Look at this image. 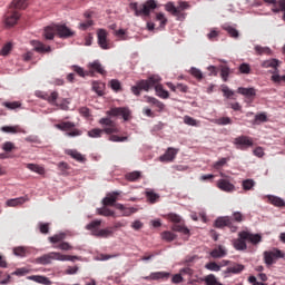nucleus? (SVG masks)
Segmentation results:
<instances>
[{
	"instance_id": "nucleus-1",
	"label": "nucleus",
	"mask_w": 285,
	"mask_h": 285,
	"mask_svg": "<svg viewBox=\"0 0 285 285\" xmlns=\"http://www.w3.org/2000/svg\"><path fill=\"white\" fill-rule=\"evenodd\" d=\"M98 124L101 126L100 128H94L88 131V137L92 139H100L105 135L109 136V141H114L116 144L128 141V136H118L120 132L119 125L112 120L110 117H102L98 120Z\"/></svg>"
},
{
	"instance_id": "nucleus-2",
	"label": "nucleus",
	"mask_w": 285,
	"mask_h": 285,
	"mask_svg": "<svg viewBox=\"0 0 285 285\" xmlns=\"http://www.w3.org/2000/svg\"><path fill=\"white\" fill-rule=\"evenodd\" d=\"M151 88H155L156 96L160 99H169L170 94L168 90L164 89V85H161V77L158 75H151L145 80H139L136 82V86L131 87V92L136 95V97H139V95H141V90L149 92Z\"/></svg>"
},
{
	"instance_id": "nucleus-3",
	"label": "nucleus",
	"mask_w": 285,
	"mask_h": 285,
	"mask_svg": "<svg viewBox=\"0 0 285 285\" xmlns=\"http://www.w3.org/2000/svg\"><path fill=\"white\" fill-rule=\"evenodd\" d=\"M52 259L58 262H75V259H79L77 256L63 255L59 252H50L45 254L38 258H36V264H41L42 266H48V264H52Z\"/></svg>"
},
{
	"instance_id": "nucleus-4",
	"label": "nucleus",
	"mask_w": 285,
	"mask_h": 285,
	"mask_svg": "<svg viewBox=\"0 0 285 285\" xmlns=\"http://www.w3.org/2000/svg\"><path fill=\"white\" fill-rule=\"evenodd\" d=\"M99 226H101V220H92L88 225H86L87 230H91V234L94 237H110L112 235V229L111 228H106V229H99Z\"/></svg>"
},
{
	"instance_id": "nucleus-5",
	"label": "nucleus",
	"mask_w": 285,
	"mask_h": 285,
	"mask_svg": "<svg viewBox=\"0 0 285 285\" xmlns=\"http://www.w3.org/2000/svg\"><path fill=\"white\" fill-rule=\"evenodd\" d=\"M58 130L66 132V137H81L82 131L76 128L75 122L72 121H62L56 125Z\"/></svg>"
},
{
	"instance_id": "nucleus-6",
	"label": "nucleus",
	"mask_w": 285,
	"mask_h": 285,
	"mask_svg": "<svg viewBox=\"0 0 285 285\" xmlns=\"http://www.w3.org/2000/svg\"><path fill=\"white\" fill-rule=\"evenodd\" d=\"M108 117H122L124 121H130L132 111L128 107H115L107 111Z\"/></svg>"
},
{
	"instance_id": "nucleus-7",
	"label": "nucleus",
	"mask_w": 285,
	"mask_h": 285,
	"mask_svg": "<svg viewBox=\"0 0 285 285\" xmlns=\"http://www.w3.org/2000/svg\"><path fill=\"white\" fill-rule=\"evenodd\" d=\"M285 254L281 249L274 248L273 250L264 252V262L267 266H273L276 259H284Z\"/></svg>"
},
{
	"instance_id": "nucleus-8",
	"label": "nucleus",
	"mask_w": 285,
	"mask_h": 285,
	"mask_svg": "<svg viewBox=\"0 0 285 285\" xmlns=\"http://www.w3.org/2000/svg\"><path fill=\"white\" fill-rule=\"evenodd\" d=\"M215 228H229L232 233H237V226L233 225V219L228 216L218 217L214 223Z\"/></svg>"
},
{
	"instance_id": "nucleus-9",
	"label": "nucleus",
	"mask_w": 285,
	"mask_h": 285,
	"mask_svg": "<svg viewBox=\"0 0 285 285\" xmlns=\"http://www.w3.org/2000/svg\"><path fill=\"white\" fill-rule=\"evenodd\" d=\"M20 18L21 13H19V11H17L16 9L9 7L8 12L4 14L6 26H8L9 28H12V26H17V22Z\"/></svg>"
},
{
	"instance_id": "nucleus-10",
	"label": "nucleus",
	"mask_w": 285,
	"mask_h": 285,
	"mask_svg": "<svg viewBox=\"0 0 285 285\" xmlns=\"http://www.w3.org/2000/svg\"><path fill=\"white\" fill-rule=\"evenodd\" d=\"M234 144L238 150H247V148H253V138L248 136H239L234 139Z\"/></svg>"
},
{
	"instance_id": "nucleus-11",
	"label": "nucleus",
	"mask_w": 285,
	"mask_h": 285,
	"mask_svg": "<svg viewBox=\"0 0 285 285\" xmlns=\"http://www.w3.org/2000/svg\"><path fill=\"white\" fill-rule=\"evenodd\" d=\"M56 35H58L60 39H70L75 37V31L66 24H56Z\"/></svg>"
},
{
	"instance_id": "nucleus-12",
	"label": "nucleus",
	"mask_w": 285,
	"mask_h": 285,
	"mask_svg": "<svg viewBox=\"0 0 285 285\" xmlns=\"http://www.w3.org/2000/svg\"><path fill=\"white\" fill-rule=\"evenodd\" d=\"M98 45L102 50H110V41L108 40V31L99 29L97 32Z\"/></svg>"
},
{
	"instance_id": "nucleus-13",
	"label": "nucleus",
	"mask_w": 285,
	"mask_h": 285,
	"mask_svg": "<svg viewBox=\"0 0 285 285\" xmlns=\"http://www.w3.org/2000/svg\"><path fill=\"white\" fill-rule=\"evenodd\" d=\"M30 43L35 52H38L39 55H46L47 52H52V47L47 46L39 40H31Z\"/></svg>"
},
{
	"instance_id": "nucleus-14",
	"label": "nucleus",
	"mask_w": 285,
	"mask_h": 285,
	"mask_svg": "<svg viewBox=\"0 0 285 285\" xmlns=\"http://www.w3.org/2000/svg\"><path fill=\"white\" fill-rule=\"evenodd\" d=\"M238 95H243L246 98V102L247 104H253V101L255 100V95H257V91L255 90V88H244V87H239L237 89Z\"/></svg>"
},
{
	"instance_id": "nucleus-15",
	"label": "nucleus",
	"mask_w": 285,
	"mask_h": 285,
	"mask_svg": "<svg viewBox=\"0 0 285 285\" xmlns=\"http://www.w3.org/2000/svg\"><path fill=\"white\" fill-rule=\"evenodd\" d=\"M238 237H242L243 239H247V242H250V244H259L262 242V235L259 234H252L248 232H240L238 234Z\"/></svg>"
},
{
	"instance_id": "nucleus-16",
	"label": "nucleus",
	"mask_w": 285,
	"mask_h": 285,
	"mask_svg": "<svg viewBox=\"0 0 285 285\" xmlns=\"http://www.w3.org/2000/svg\"><path fill=\"white\" fill-rule=\"evenodd\" d=\"M119 195H121V191H112L107 194V196L102 199L104 206H117Z\"/></svg>"
},
{
	"instance_id": "nucleus-17",
	"label": "nucleus",
	"mask_w": 285,
	"mask_h": 285,
	"mask_svg": "<svg viewBox=\"0 0 285 285\" xmlns=\"http://www.w3.org/2000/svg\"><path fill=\"white\" fill-rule=\"evenodd\" d=\"M170 273L167 272H154L149 276H145L144 279L147 282H159V279H168Z\"/></svg>"
},
{
	"instance_id": "nucleus-18",
	"label": "nucleus",
	"mask_w": 285,
	"mask_h": 285,
	"mask_svg": "<svg viewBox=\"0 0 285 285\" xmlns=\"http://www.w3.org/2000/svg\"><path fill=\"white\" fill-rule=\"evenodd\" d=\"M177 153H179V149L169 147L166 150V153L159 157V161H163V163L173 161L175 159V157H177Z\"/></svg>"
},
{
	"instance_id": "nucleus-19",
	"label": "nucleus",
	"mask_w": 285,
	"mask_h": 285,
	"mask_svg": "<svg viewBox=\"0 0 285 285\" xmlns=\"http://www.w3.org/2000/svg\"><path fill=\"white\" fill-rule=\"evenodd\" d=\"M140 8L141 14L145 17H150V11L157 8V2H155V0H148Z\"/></svg>"
},
{
	"instance_id": "nucleus-20",
	"label": "nucleus",
	"mask_w": 285,
	"mask_h": 285,
	"mask_svg": "<svg viewBox=\"0 0 285 285\" xmlns=\"http://www.w3.org/2000/svg\"><path fill=\"white\" fill-rule=\"evenodd\" d=\"M217 186L219 190H224V193H233V190H235V185L226 179H219Z\"/></svg>"
},
{
	"instance_id": "nucleus-21",
	"label": "nucleus",
	"mask_w": 285,
	"mask_h": 285,
	"mask_svg": "<svg viewBox=\"0 0 285 285\" xmlns=\"http://www.w3.org/2000/svg\"><path fill=\"white\" fill-rule=\"evenodd\" d=\"M244 265L242 264H235L234 266L227 267L226 271H224L225 277H230V274L233 275H239L244 271Z\"/></svg>"
},
{
	"instance_id": "nucleus-22",
	"label": "nucleus",
	"mask_w": 285,
	"mask_h": 285,
	"mask_svg": "<svg viewBox=\"0 0 285 285\" xmlns=\"http://www.w3.org/2000/svg\"><path fill=\"white\" fill-rule=\"evenodd\" d=\"M27 279L30 282H36V284L52 285V281H50V278L41 275H31L28 276Z\"/></svg>"
},
{
	"instance_id": "nucleus-23",
	"label": "nucleus",
	"mask_w": 285,
	"mask_h": 285,
	"mask_svg": "<svg viewBox=\"0 0 285 285\" xmlns=\"http://www.w3.org/2000/svg\"><path fill=\"white\" fill-rule=\"evenodd\" d=\"M227 254L228 252L226 250V247L219 245L210 252V257H213L214 259H219L222 257H226Z\"/></svg>"
},
{
	"instance_id": "nucleus-24",
	"label": "nucleus",
	"mask_w": 285,
	"mask_h": 285,
	"mask_svg": "<svg viewBox=\"0 0 285 285\" xmlns=\"http://www.w3.org/2000/svg\"><path fill=\"white\" fill-rule=\"evenodd\" d=\"M117 210H121L124 217H130V215H135L137 213V208L135 207H126L122 204H116Z\"/></svg>"
},
{
	"instance_id": "nucleus-25",
	"label": "nucleus",
	"mask_w": 285,
	"mask_h": 285,
	"mask_svg": "<svg viewBox=\"0 0 285 285\" xmlns=\"http://www.w3.org/2000/svg\"><path fill=\"white\" fill-rule=\"evenodd\" d=\"M145 101L147 104H150L151 106H155L156 108H158V110H164V108H166L164 102H161L159 99H157L155 97L145 96Z\"/></svg>"
},
{
	"instance_id": "nucleus-26",
	"label": "nucleus",
	"mask_w": 285,
	"mask_h": 285,
	"mask_svg": "<svg viewBox=\"0 0 285 285\" xmlns=\"http://www.w3.org/2000/svg\"><path fill=\"white\" fill-rule=\"evenodd\" d=\"M9 8L18 11V10H26L28 8V0H13Z\"/></svg>"
},
{
	"instance_id": "nucleus-27",
	"label": "nucleus",
	"mask_w": 285,
	"mask_h": 285,
	"mask_svg": "<svg viewBox=\"0 0 285 285\" xmlns=\"http://www.w3.org/2000/svg\"><path fill=\"white\" fill-rule=\"evenodd\" d=\"M246 242H247V238H243L239 236V238L233 242V246L236 250H246V248H248V245H246Z\"/></svg>"
},
{
	"instance_id": "nucleus-28",
	"label": "nucleus",
	"mask_w": 285,
	"mask_h": 285,
	"mask_svg": "<svg viewBox=\"0 0 285 285\" xmlns=\"http://www.w3.org/2000/svg\"><path fill=\"white\" fill-rule=\"evenodd\" d=\"M267 199H268L269 204H272V206H276L277 208H284V206H285L284 199H282L277 196L268 195Z\"/></svg>"
},
{
	"instance_id": "nucleus-29",
	"label": "nucleus",
	"mask_w": 285,
	"mask_h": 285,
	"mask_svg": "<svg viewBox=\"0 0 285 285\" xmlns=\"http://www.w3.org/2000/svg\"><path fill=\"white\" fill-rule=\"evenodd\" d=\"M42 99H45V101H48V104H51V106H57V100L59 99V92L52 91L50 95L45 94L42 96Z\"/></svg>"
},
{
	"instance_id": "nucleus-30",
	"label": "nucleus",
	"mask_w": 285,
	"mask_h": 285,
	"mask_svg": "<svg viewBox=\"0 0 285 285\" xmlns=\"http://www.w3.org/2000/svg\"><path fill=\"white\" fill-rule=\"evenodd\" d=\"M89 70H92L94 72H98L99 75H106V70L101 66V62L99 60H96L88 66Z\"/></svg>"
},
{
	"instance_id": "nucleus-31",
	"label": "nucleus",
	"mask_w": 285,
	"mask_h": 285,
	"mask_svg": "<svg viewBox=\"0 0 285 285\" xmlns=\"http://www.w3.org/2000/svg\"><path fill=\"white\" fill-rule=\"evenodd\" d=\"M55 35H57V24L53 27H46L43 31V37L47 40H52L55 39Z\"/></svg>"
},
{
	"instance_id": "nucleus-32",
	"label": "nucleus",
	"mask_w": 285,
	"mask_h": 285,
	"mask_svg": "<svg viewBox=\"0 0 285 285\" xmlns=\"http://www.w3.org/2000/svg\"><path fill=\"white\" fill-rule=\"evenodd\" d=\"M26 167L28 170H31L32 173H37L38 175H46V168L41 165L37 164H27Z\"/></svg>"
},
{
	"instance_id": "nucleus-33",
	"label": "nucleus",
	"mask_w": 285,
	"mask_h": 285,
	"mask_svg": "<svg viewBox=\"0 0 285 285\" xmlns=\"http://www.w3.org/2000/svg\"><path fill=\"white\" fill-rule=\"evenodd\" d=\"M26 202H27L26 197L11 198L7 200V206L17 207V206H21L22 204H26Z\"/></svg>"
},
{
	"instance_id": "nucleus-34",
	"label": "nucleus",
	"mask_w": 285,
	"mask_h": 285,
	"mask_svg": "<svg viewBox=\"0 0 285 285\" xmlns=\"http://www.w3.org/2000/svg\"><path fill=\"white\" fill-rule=\"evenodd\" d=\"M165 10L167 11V12H170L174 17H179V14H180V10H179V8H177V7H175V3H173V2H168V3H166L165 4Z\"/></svg>"
},
{
	"instance_id": "nucleus-35",
	"label": "nucleus",
	"mask_w": 285,
	"mask_h": 285,
	"mask_svg": "<svg viewBox=\"0 0 285 285\" xmlns=\"http://www.w3.org/2000/svg\"><path fill=\"white\" fill-rule=\"evenodd\" d=\"M279 66V60L277 59H269L262 62V68H273L274 70H277Z\"/></svg>"
},
{
	"instance_id": "nucleus-36",
	"label": "nucleus",
	"mask_w": 285,
	"mask_h": 285,
	"mask_svg": "<svg viewBox=\"0 0 285 285\" xmlns=\"http://www.w3.org/2000/svg\"><path fill=\"white\" fill-rule=\"evenodd\" d=\"M92 90H95L99 97H104V90H106V83L95 81L92 83Z\"/></svg>"
},
{
	"instance_id": "nucleus-37",
	"label": "nucleus",
	"mask_w": 285,
	"mask_h": 285,
	"mask_svg": "<svg viewBox=\"0 0 285 285\" xmlns=\"http://www.w3.org/2000/svg\"><path fill=\"white\" fill-rule=\"evenodd\" d=\"M2 132H9L11 135H17V132H23V129L19 126H3L1 127Z\"/></svg>"
},
{
	"instance_id": "nucleus-38",
	"label": "nucleus",
	"mask_w": 285,
	"mask_h": 285,
	"mask_svg": "<svg viewBox=\"0 0 285 285\" xmlns=\"http://www.w3.org/2000/svg\"><path fill=\"white\" fill-rule=\"evenodd\" d=\"M268 121V116L266 112L257 114L254 118V125L259 126V124H266Z\"/></svg>"
},
{
	"instance_id": "nucleus-39",
	"label": "nucleus",
	"mask_w": 285,
	"mask_h": 285,
	"mask_svg": "<svg viewBox=\"0 0 285 285\" xmlns=\"http://www.w3.org/2000/svg\"><path fill=\"white\" fill-rule=\"evenodd\" d=\"M67 155H69V157H71L72 159H76V161H86L83 155H81V153L77 150L69 149L67 150Z\"/></svg>"
},
{
	"instance_id": "nucleus-40",
	"label": "nucleus",
	"mask_w": 285,
	"mask_h": 285,
	"mask_svg": "<svg viewBox=\"0 0 285 285\" xmlns=\"http://www.w3.org/2000/svg\"><path fill=\"white\" fill-rule=\"evenodd\" d=\"M125 178L127 181H139L141 179V173L140 171H131L125 175Z\"/></svg>"
},
{
	"instance_id": "nucleus-41",
	"label": "nucleus",
	"mask_w": 285,
	"mask_h": 285,
	"mask_svg": "<svg viewBox=\"0 0 285 285\" xmlns=\"http://www.w3.org/2000/svg\"><path fill=\"white\" fill-rule=\"evenodd\" d=\"M204 282L206 285H222V283L217 281V277L214 274L205 276Z\"/></svg>"
},
{
	"instance_id": "nucleus-42",
	"label": "nucleus",
	"mask_w": 285,
	"mask_h": 285,
	"mask_svg": "<svg viewBox=\"0 0 285 285\" xmlns=\"http://www.w3.org/2000/svg\"><path fill=\"white\" fill-rule=\"evenodd\" d=\"M63 239H66V234L65 233L56 234V235L49 237V242L51 244H61V242H63Z\"/></svg>"
},
{
	"instance_id": "nucleus-43",
	"label": "nucleus",
	"mask_w": 285,
	"mask_h": 285,
	"mask_svg": "<svg viewBox=\"0 0 285 285\" xmlns=\"http://www.w3.org/2000/svg\"><path fill=\"white\" fill-rule=\"evenodd\" d=\"M229 76H230V68H228V66L226 65L220 66V77L223 81H228Z\"/></svg>"
},
{
	"instance_id": "nucleus-44",
	"label": "nucleus",
	"mask_w": 285,
	"mask_h": 285,
	"mask_svg": "<svg viewBox=\"0 0 285 285\" xmlns=\"http://www.w3.org/2000/svg\"><path fill=\"white\" fill-rule=\"evenodd\" d=\"M173 230H175L176 233H183V235H190V229L177 223L173 226Z\"/></svg>"
},
{
	"instance_id": "nucleus-45",
	"label": "nucleus",
	"mask_w": 285,
	"mask_h": 285,
	"mask_svg": "<svg viewBox=\"0 0 285 285\" xmlns=\"http://www.w3.org/2000/svg\"><path fill=\"white\" fill-rule=\"evenodd\" d=\"M97 210H98V215H101L102 217H115V212L110 208L102 207Z\"/></svg>"
},
{
	"instance_id": "nucleus-46",
	"label": "nucleus",
	"mask_w": 285,
	"mask_h": 285,
	"mask_svg": "<svg viewBox=\"0 0 285 285\" xmlns=\"http://www.w3.org/2000/svg\"><path fill=\"white\" fill-rule=\"evenodd\" d=\"M205 268L207 271H213L214 273H219V271H222V265H219L215 262H209L205 265Z\"/></svg>"
},
{
	"instance_id": "nucleus-47",
	"label": "nucleus",
	"mask_w": 285,
	"mask_h": 285,
	"mask_svg": "<svg viewBox=\"0 0 285 285\" xmlns=\"http://www.w3.org/2000/svg\"><path fill=\"white\" fill-rule=\"evenodd\" d=\"M215 124L217 126H230V124H233V119H230V117H220L215 120Z\"/></svg>"
},
{
	"instance_id": "nucleus-48",
	"label": "nucleus",
	"mask_w": 285,
	"mask_h": 285,
	"mask_svg": "<svg viewBox=\"0 0 285 285\" xmlns=\"http://www.w3.org/2000/svg\"><path fill=\"white\" fill-rule=\"evenodd\" d=\"M254 50H255L256 55H271L272 53L271 48L262 47L259 45L255 46Z\"/></svg>"
},
{
	"instance_id": "nucleus-49",
	"label": "nucleus",
	"mask_w": 285,
	"mask_h": 285,
	"mask_svg": "<svg viewBox=\"0 0 285 285\" xmlns=\"http://www.w3.org/2000/svg\"><path fill=\"white\" fill-rule=\"evenodd\" d=\"M109 86H110L111 90H114V92L121 91V82L117 79H111L109 81Z\"/></svg>"
},
{
	"instance_id": "nucleus-50",
	"label": "nucleus",
	"mask_w": 285,
	"mask_h": 285,
	"mask_svg": "<svg viewBox=\"0 0 285 285\" xmlns=\"http://www.w3.org/2000/svg\"><path fill=\"white\" fill-rule=\"evenodd\" d=\"M224 30L229 35V37H233V39H238L239 38V31L235 29L234 27L227 26L224 27Z\"/></svg>"
},
{
	"instance_id": "nucleus-51",
	"label": "nucleus",
	"mask_w": 285,
	"mask_h": 285,
	"mask_svg": "<svg viewBox=\"0 0 285 285\" xmlns=\"http://www.w3.org/2000/svg\"><path fill=\"white\" fill-rule=\"evenodd\" d=\"M161 238L165 239V242H175V239H177V235L173 232H164L161 234Z\"/></svg>"
},
{
	"instance_id": "nucleus-52",
	"label": "nucleus",
	"mask_w": 285,
	"mask_h": 285,
	"mask_svg": "<svg viewBox=\"0 0 285 285\" xmlns=\"http://www.w3.org/2000/svg\"><path fill=\"white\" fill-rule=\"evenodd\" d=\"M243 189L245 190H253L255 188V180L253 179H245L242 183Z\"/></svg>"
},
{
	"instance_id": "nucleus-53",
	"label": "nucleus",
	"mask_w": 285,
	"mask_h": 285,
	"mask_svg": "<svg viewBox=\"0 0 285 285\" xmlns=\"http://www.w3.org/2000/svg\"><path fill=\"white\" fill-rule=\"evenodd\" d=\"M146 197L150 204H155L159 199V195L153 190L146 191Z\"/></svg>"
},
{
	"instance_id": "nucleus-54",
	"label": "nucleus",
	"mask_w": 285,
	"mask_h": 285,
	"mask_svg": "<svg viewBox=\"0 0 285 285\" xmlns=\"http://www.w3.org/2000/svg\"><path fill=\"white\" fill-rule=\"evenodd\" d=\"M2 106L8 108V110H17V108H21V102L12 101V102H3Z\"/></svg>"
},
{
	"instance_id": "nucleus-55",
	"label": "nucleus",
	"mask_w": 285,
	"mask_h": 285,
	"mask_svg": "<svg viewBox=\"0 0 285 285\" xmlns=\"http://www.w3.org/2000/svg\"><path fill=\"white\" fill-rule=\"evenodd\" d=\"M190 75L195 77V79H198V81H202V79H204V73L202 72V70L195 67L190 69Z\"/></svg>"
},
{
	"instance_id": "nucleus-56",
	"label": "nucleus",
	"mask_w": 285,
	"mask_h": 285,
	"mask_svg": "<svg viewBox=\"0 0 285 285\" xmlns=\"http://www.w3.org/2000/svg\"><path fill=\"white\" fill-rule=\"evenodd\" d=\"M27 253H28V249H26V247L13 248V255H16L17 257H26Z\"/></svg>"
},
{
	"instance_id": "nucleus-57",
	"label": "nucleus",
	"mask_w": 285,
	"mask_h": 285,
	"mask_svg": "<svg viewBox=\"0 0 285 285\" xmlns=\"http://www.w3.org/2000/svg\"><path fill=\"white\" fill-rule=\"evenodd\" d=\"M53 248H59V250H72V246L68 242H61L55 245Z\"/></svg>"
},
{
	"instance_id": "nucleus-58",
	"label": "nucleus",
	"mask_w": 285,
	"mask_h": 285,
	"mask_svg": "<svg viewBox=\"0 0 285 285\" xmlns=\"http://www.w3.org/2000/svg\"><path fill=\"white\" fill-rule=\"evenodd\" d=\"M184 124H186L187 126H199V121H197L195 118L190 117V116H185L184 117Z\"/></svg>"
},
{
	"instance_id": "nucleus-59",
	"label": "nucleus",
	"mask_w": 285,
	"mask_h": 285,
	"mask_svg": "<svg viewBox=\"0 0 285 285\" xmlns=\"http://www.w3.org/2000/svg\"><path fill=\"white\" fill-rule=\"evenodd\" d=\"M238 70L242 75H250V65L243 62L239 66Z\"/></svg>"
},
{
	"instance_id": "nucleus-60",
	"label": "nucleus",
	"mask_w": 285,
	"mask_h": 285,
	"mask_svg": "<svg viewBox=\"0 0 285 285\" xmlns=\"http://www.w3.org/2000/svg\"><path fill=\"white\" fill-rule=\"evenodd\" d=\"M30 273V269L26 267L17 268L11 275H17L18 277H23V275H28Z\"/></svg>"
},
{
	"instance_id": "nucleus-61",
	"label": "nucleus",
	"mask_w": 285,
	"mask_h": 285,
	"mask_svg": "<svg viewBox=\"0 0 285 285\" xmlns=\"http://www.w3.org/2000/svg\"><path fill=\"white\" fill-rule=\"evenodd\" d=\"M130 9L134 10L135 17H141V7L137 2H131L129 4Z\"/></svg>"
},
{
	"instance_id": "nucleus-62",
	"label": "nucleus",
	"mask_w": 285,
	"mask_h": 285,
	"mask_svg": "<svg viewBox=\"0 0 285 285\" xmlns=\"http://www.w3.org/2000/svg\"><path fill=\"white\" fill-rule=\"evenodd\" d=\"M14 148H17L12 141H6L2 145V150H4V153H12V150H14Z\"/></svg>"
},
{
	"instance_id": "nucleus-63",
	"label": "nucleus",
	"mask_w": 285,
	"mask_h": 285,
	"mask_svg": "<svg viewBox=\"0 0 285 285\" xmlns=\"http://www.w3.org/2000/svg\"><path fill=\"white\" fill-rule=\"evenodd\" d=\"M217 37H219V31H217V29H210L207 39H209V41H217Z\"/></svg>"
},
{
	"instance_id": "nucleus-64",
	"label": "nucleus",
	"mask_w": 285,
	"mask_h": 285,
	"mask_svg": "<svg viewBox=\"0 0 285 285\" xmlns=\"http://www.w3.org/2000/svg\"><path fill=\"white\" fill-rule=\"evenodd\" d=\"M167 219H169V222H173L174 224H179L181 222V216L171 213L167 215Z\"/></svg>"
}]
</instances>
